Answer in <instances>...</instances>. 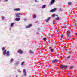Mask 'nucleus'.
Segmentation results:
<instances>
[{
    "label": "nucleus",
    "instance_id": "32",
    "mask_svg": "<svg viewBox=\"0 0 77 77\" xmlns=\"http://www.w3.org/2000/svg\"><path fill=\"white\" fill-rule=\"evenodd\" d=\"M70 68L71 69H72V68H73V66H71L70 67Z\"/></svg>",
    "mask_w": 77,
    "mask_h": 77
},
{
    "label": "nucleus",
    "instance_id": "12",
    "mask_svg": "<svg viewBox=\"0 0 77 77\" xmlns=\"http://www.w3.org/2000/svg\"><path fill=\"white\" fill-rule=\"evenodd\" d=\"M16 16L17 17H18V18H20V16H19V15H20V14H18V13H16Z\"/></svg>",
    "mask_w": 77,
    "mask_h": 77
},
{
    "label": "nucleus",
    "instance_id": "3",
    "mask_svg": "<svg viewBox=\"0 0 77 77\" xmlns=\"http://www.w3.org/2000/svg\"><path fill=\"white\" fill-rule=\"evenodd\" d=\"M52 63H56L58 62V60L56 59H54L52 61Z\"/></svg>",
    "mask_w": 77,
    "mask_h": 77
},
{
    "label": "nucleus",
    "instance_id": "25",
    "mask_svg": "<svg viewBox=\"0 0 77 77\" xmlns=\"http://www.w3.org/2000/svg\"><path fill=\"white\" fill-rule=\"evenodd\" d=\"M55 23H56V21L55 20H54L53 21V24H55Z\"/></svg>",
    "mask_w": 77,
    "mask_h": 77
},
{
    "label": "nucleus",
    "instance_id": "9",
    "mask_svg": "<svg viewBox=\"0 0 77 77\" xmlns=\"http://www.w3.org/2000/svg\"><path fill=\"white\" fill-rule=\"evenodd\" d=\"M50 17H49L48 18L46 19H45V21H46V22H48V21H49V20H50Z\"/></svg>",
    "mask_w": 77,
    "mask_h": 77
},
{
    "label": "nucleus",
    "instance_id": "43",
    "mask_svg": "<svg viewBox=\"0 0 77 77\" xmlns=\"http://www.w3.org/2000/svg\"><path fill=\"white\" fill-rule=\"evenodd\" d=\"M70 53H71V52Z\"/></svg>",
    "mask_w": 77,
    "mask_h": 77
},
{
    "label": "nucleus",
    "instance_id": "29",
    "mask_svg": "<svg viewBox=\"0 0 77 77\" xmlns=\"http://www.w3.org/2000/svg\"><path fill=\"white\" fill-rule=\"evenodd\" d=\"M63 28L64 29H66V26H63Z\"/></svg>",
    "mask_w": 77,
    "mask_h": 77
},
{
    "label": "nucleus",
    "instance_id": "16",
    "mask_svg": "<svg viewBox=\"0 0 77 77\" xmlns=\"http://www.w3.org/2000/svg\"><path fill=\"white\" fill-rule=\"evenodd\" d=\"M33 18L34 19L35 18H36V15L35 14L33 16Z\"/></svg>",
    "mask_w": 77,
    "mask_h": 77
},
{
    "label": "nucleus",
    "instance_id": "2",
    "mask_svg": "<svg viewBox=\"0 0 77 77\" xmlns=\"http://www.w3.org/2000/svg\"><path fill=\"white\" fill-rule=\"evenodd\" d=\"M70 32L71 31H70V30H69L67 31V37H69V36H70V34H71V33H70Z\"/></svg>",
    "mask_w": 77,
    "mask_h": 77
},
{
    "label": "nucleus",
    "instance_id": "21",
    "mask_svg": "<svg viewBox=\"0 0 77 77\" xmlns=\"http://www.w3.org/2000/svg\"><path fill=\"white\" fill-rule=\"evenodd\" d=\"M13 25H14V23H12L10 25L11 27H12V26H13Z\"/></svg>",
    "mask_w": 77,
    "mask_h": 77
},
{
    "label": "nucleus",
    "instance_id": "23",
    "mask_svg": "<svg viewBox=\"0 0 77 77\" xmlns=\"http://www.w3.org/2000/svg\"><path fill=\"white\" fill-rule=\"evenodd\" d=\"M43 40L45 41H47V39L46 38H43Z\"/></svg>",
    "mask_w": 77,
    "mask_h": 77
},
{
    "label": "nucleus",
    "instance_id": "7",
    "mask_svg": "<svg viewBox=\"0 0 77 77\" xmlns=\"http://www.w3.org/2000/svg\"><path fill=\"white\" fill-rule=\"evenodd\" d=\"M20 19H21L20 18H16L15 19V21H20Z\"/></svg>",
    "mask_w": 77,
    "mask_h": 77
},
{
    "label": "nucleus",
    "instance_id": "42",
    "mask_svg": "<svg viewBox=\"0 0 77 77\" xmlns=\"http://www.w3.org/2000/svg\"><path fill=\"white\" fill-rule=\"evenodd\" d=\"M29 77H31V76H29Z\"/></svg>",
    "mask_w": 77,
    "mask_h": 77
},
{
    "label": "nucleus",
    "instance_id": "28",
    "mask_svg": "<svg viewBox=\"0 0 77 77\" xmlns=\"http://www.w3.org/2000/svg\"><path fill=\"white\" fill-rule=\"evenodd\" d=\"M24 62H22L21 64V65H23V64H24Z\"/></svg>",
    "mask_w": 77,
    "mask_h": 77
},
{
    "label": "nucleus",
    "instance_id": "34",
    "mask_svg": "<svg viewBox=\"0 0 77 77\" xmlns=\"http://www.w3.org/2000/svg\"><path fill=\"white\" fill-rule=\"evenodd\" d=\"M2 20H4L5 19V17H2Z\"/></svg>",
    "mask_w": 77,
    "mask_h": 77
},
{
    "label": "nucleus",
    "instance_id": "19",
    "mask_svg": "<svg viewBox=\"0 0 77 77\" xmlns=\"http://www.w3.org/2000/svg\"><path fill=\"white\" fill-rule=\"evenodd\" d=\"M45 5H44L42 7V9H44V8H45Z\"/></svg>",
    "mask_w": 77,
    "mask_h": 77
},
{
    "label": "nucleus",
    "instance_id": "37",
    "mask_svg": "<svg viewBox=\"0 0 77 77\" xmlns=\"http://www.w3.org/2000/svg\"><path fill=\"white\" fill-rule=\"evenodd\" d=\"M56 16H57V17H58V15H56Z\"/></svg>",
    "mask_w": 77,
    "mask_h": 77
},
{
    "label": "nucleus",
    "instance_id": "33",
    "mask_svg": "<svg viewBox=\"0 0 77 77\" xmlns=\"http://www.w3.org/2000/svg\"><path fill=\"white\" fill-rule=\"evenodd\" d=\"M61 38H63V35H62V34H61Z\"/></svg>",
    "mask_w": 77,
    "mask_h": 77
},
{
    "label": "nucleus",
    "instance_id": "20",
    "mask_svg": "<svg viewBox=\"0 0 77 77\" xmlns=\"http://www.w3.org/2000/svg\"><path fill=\"white\" fill-rule=\"evenodd\" d=\"M50 50L51 51V52H52V53L54 52V49L51 48V49Z\"/></svg>",
    "mask_w": 77,
    "mask_h": 77
},
{
    "label": "nucleus",
    "instance_id": "10",
    "mask_svg": "<svg viewBox=\"0 0 77 77\" xmlns=\"http://www.w3.org/2000/svg\"><path fill=\"white\" fill-rule=\"evenodd\" d=\"M54 2H55V0H52L51 2V4H53L54 3Z\"/></svg>",
    "mask_w": 77,
    "mask_h": 77
},
{
    "label": "nucleus",
    "instance_id": "6",
    "mask_svg": "<svg viewBox=\"0 0 77 77\" xmlns=\"http://www.w3.org/2000/svg\"><path fill=\"white\" fill-rule=\"evenodd\" d=\"M31 26H32V24H30L28 26H26V28H30V27Z\"/></svg>",
    "mask_w": 77,
    "mask_h": 77
},
{
    "label": "nucleus",
    "instance_id": "5",
    "mask_svg": "<svg viewBox=\"0 0 77 77\" xmlns=\"http://www.w3.org/2000/svg\"><path fill=\"white\" fill-rule=\"evenodd\" d=\"M18 53H20V54H23V50H20L18 51Z\"/></svg>",
    "mask_w": 77,
    "mask_h": 77
},
{
    "label": "nucleus",
    "instance_id": "4",
    "mask_svg": "<svg viewBox=\"0 0 77 77\" xmlns=\"http://www.w3.org/2000/svg\"><path fill=\"white\" fill-rule=\"evenodd\" d=\"M56 8H55L54 9L51 10L50 11V12H56Z\"/></svg>",
    "mask_w": 77,
    "mask_h": 77
},
{
    "label": "nucleus",
    "instance_id": "13",
    "mask_svg": "<svg viewBox=\"0 0 77 77\" xmlns=\"http://www.w3.org/2000/svg\"><path fill=\"white\" fill-rule=\"evenodd\" d=\"M24 75L25 76H26V69H25L24 70Z\"/></svg>",
    "mask_w": 77,
    "mask_h": 77
},
{
    "label": "nucleus",
    "instance_id": "15",
    "mask_svg": "<svg viewBox=\"0 0 77 77\" xmlns=\"http://www.w3.org/2000/svg\"><path fill=\"white\" fill-rule=\"evenodd\" d=\"M63 68H68V67L67 66H63Z\"/></svg>",
    "mask_w": 77,
    "mask_h": 77
},
{
    "label": "nucleus",
    "instance_id": "36",
    "mask_svg": "<svg viewBox=\"0 0 77 77\" xmlns=\"http://www.w3.org/2000/svg\"><path fill=\"white\" fill-rule=\"evenodd\" d=\"M5 2H7L8 1V0H5Z\"/></svg>",
    "mask_w": 77,
    "mask_h": 77
},
{
    "label": "nucleus",
    "instance_id": "39",
    "mask_svg": "<svg viewBox=\"0 0 77 77\" xmlns=\"http://www.w3.org/2000/svg\"><path fill=\"white\" fill-rule=\"evenodd\" d=\"M38 30H40V29H39V28H38Z\"/></svg>",
    "mask_w": 77,
    "mask_h": 77
},
{
    "label": "nucleus",
    "instance_id": "8",
    "mask_svg": "<svg viewBox=\"0 0 77 77\" xmlns=\"http://www.w3.org/2000/svg\"><path fill=\"white\" fill-rule=\"evenodd\" d=\"M15 11H20V8H15L14 9Z\"/></svg>",
    "mask_w": 77,
    "mask_h": 77
},
{
    "label": "nucleus",
    "instance_id": "31",
    "mask_svg": "<svg viewBox=\"0 0 77 77\" xmlns=\"http://www.w3.org/2000/svg\"><path fill=\"white\" fill-rule=\"evenodd\" d=\"M18 71L19 72H21V71L20 70V69L18 70Z\"/></svg>",
    "mask_w": 77,
    "mask_h": 77
},
{
    "label": "nucleus",
    "instance_id": "11",
    "mask_svg": "<svg viewBox=\"0 0 77 77\" xmlns=\"http://www.w3.org/2000/svg\"><path fill=\"white\" fill-rule=\"evenodd\" d=\"M59 67L61 69H63V65L59 66Z\"/></svg>",
    "mask_w": 77,
    "mask_h": 77
},
{
    "label": "nucleus",
    "instance_id": "38",
    "mask_svg": "<svg viewBox=\"0 0 77 77\" xmlns=\"http://www.w3.org/2000/svg\"><path fill=\"white\" fill-rule=\"evenodd\" d=\"M18 76V75H17V76H16V77H17Z\"/></svg>",
    "mask_w": 77,
    "mask_h": 77
},
{
    "label": "nucleus",
    "instance_id": "24",
    "mask_svg": "<svg viewBox=\"0 0 77 77\" xmlns=\"http://www.w3.org/2000/svg\"><path fill=\"white\" fill-rule=\"evenodd\" d=\"M5 48L4 47H3L2 48V50L3 51H4V50H5Z\"/></svg>",
    "mask_w": 77,
    "mask_h": 77
},
{
    "label": "nucleus",
    "instance_id": "14",
    "mask_svg": "<svg viewBox=\"0 0 77 77\" xmlns=\"http://www.w3.org/2000/svg\"><path fill=\"white\" fill-rule=\"evenodd\" d=\"M15 66H17L18 65V62H16L14 64Z\"/></svg>",
    "mask_w": 77,
    "mask_h": 77
},
{
    "label": "nucleus",
    "instance_id": "17",
    "mask_svg": "<svg viewBox=\"0 0 77 77\" xmlns=\"http://www.w3.org/2000/svg\"><path fill=\"white\" fill-rule=\"evenodd\" d=\"M29 53H32V54H33V53H34V52L32 51V50H30Z\"/></svg>",
    "mask_w": 77,
    "mask_h": 77
},
{
    "label": "nucleus",
    "instance_id": "26",
    "mask_svg": "<svg viewBox=\"0 0 77 77\" xmlns=\"http://www.w3.org/2000/svg\"><path fill=\"white\" fill-rule=\"evenodd\" d=\"M56 16V14H54L52 15V17H54Z\"/></svg>",
    "mask_w": 77,
    "mask_h": 77
},
{
    "label": "nucleus",
    "instance_id": "18",
    "mask_svg": "<svg viewBox=\"0 0 77 77\" xmlns=\"http://www.w3.org/2000/svg\"><path fill=\"white\" fill-rule=\"evenodd\" d=\"M68 5H71V4H72V3H71V2H68Z\"/></svg>",
    "mask_w": 77,
    "mask_h": 77
},
{
    "label": "nucleus",
    "instance_id": "30",
    "mask_svg": "<svg viewBox=\"0 0 77 77\" xmlns=\"http://www.w3.org/2000/svg\"><path fill=\"white\" fill-rule=\"evenodd\" d=\"M70 57H71V56H69L68 57H67V59H69Z\"/></svg>",
    "mask_w": 77,
    "mask_h": 77
},
{
    "label": "nucleus",
    "instance_id": "22",
    "mask_svg": "<svg viewBox=\"0 0 77 77\" xmlns=\"http://www.w3.org/2000/svg\"><path fill=\"white\" fill-rule=\"evenodd\" d=\"M13 61H14V59H13V58H12L10 60V62L11 63L12 62H13Z\"/></svg>",
    "mask_w": 77,
    "mask_h": 77
},
{
    "label": "nucleus",
    "instance_id": "27",
    "mask_svg": "<svg viewBox=\"0 0 77 77\" xmlns=\"http://www.w3.org/2000/svg\"><path fill=\"white\" fill-rule=\"evenodd\" d=\"M55 20H59V17H57L55 19Z\"/></svg>",
    "mask_w": 77,
    "mask_h": 77
},
{
    "label": "nucleus",
    "instance_id": "40",
    "mask_svg": "<svg viewBox=\"0 0 77 77\" xmlns=\"http://www.w3.org/2000/svg\"><path fill=\"white\" fill-rule=\"evenodd\" d=\"M72 52V51H71V52Z\"/></svg>",
    "mask_w": 77,
    "mask_h": 77
},
{
    "label": "nucleus",
    "instance_id": "1",
    "mask_svg": "<svg viewBox=\"0 0 77 77\" xmlns=\"http://www.w3.org/2000/svg\"><path fill=\"white\" fill-rule=\"evenodd\" d=\"M3 54L4 55H5L6 54L7 56H9L10 54H9V51H8L6 50H5V51L4 52Z\"/></svg>",
    "mask_w": 77,
    "mask_h": 77
},
{
    "label": "nucleus",
    "instance_id": "41",
    "mask_svg": "<svg viewBox=\"0 0 77 77\" xmlns=\"http://www.w3.org/2000/svg\"><path fill=\"white\" fill-rule=\"evenodd\" d=\"M76 35H77V33H76Z\"/></svg>",
    "mask_w": 77,
    "mask_h": 77
},
{
    "label": "nucleus",
    "instance_id": "35",
    "mask_svg": "<svg viewBox=\"0 0 77 77\" xmlns=\"http://www.w3.org/2000/svg\"><path fill=\"white\" fill-rule=\"evenodd\" d=\"M35 2H38V1L37 0H35Z\"/></svg>",
    "mask_w": 77,
    "mask_h": 77
}]
</instances>
